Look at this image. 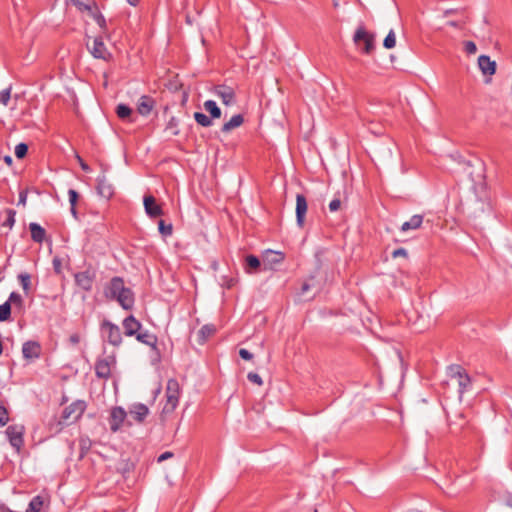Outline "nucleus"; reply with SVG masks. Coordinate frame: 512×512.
<instances>
[{
  "instance_id": "f257e3e1",
  "label": "nucleus",
  "mask_w": 512,
  "mask_h": 512,
  "mask_svg": "<svg viewBox=\"0 0 512 512\" xmlns=\"http://www.w3.org/2000/svg\"><path fill=\"white\" fill-rule=\"evenodd\" d=\"M107 298L115 299L126 310H129L134 305V295L132 291L125 287L124 281L120 277L111 279L108 287L105 290Z\"/></svg>"
},
{
  "instance_id": "f03ea898",
  "label": "nucleus",
  "mask_w": 512,
  "mask_h": 512,
  "mask_svg": "<svg viewBox=\"0 0 512 512\" xmlns=\"http://www.w3.org/2000/svg\"><path fill=\"white\" fill-rule=\"evenodd\" d=\"M180 395L179 383L175 379H169L166 387L167 402L163 408L164 412H172L178 405Z\"/></svg>"
},
{
  "instance_id": "7ed1b4c3",
  "label": "nucleus",
  "mask_w": 512,
  "mask_h": 512,
  "mask_svg": "<svg viewBox=\"0 0 512 512\" xmlns=\"http://www.w3.org/2000/svg\"><path fill=\"white\" fill-rule=\"evenodd\" d=\"M24 433L25 427L20 424L10 425L6 429V434L8 436L9 442L11 446H13L17 451H20L24 444Z\"/></svg>"
},
{
  "instance_id": "20e7f679",
  "label": "nucleus",
  "mask_w": 512,
  "mask_h": 512,
  "mask_svg": "<svg viewBox=\"0 0 512 512\" xmlns=\"http://www.w3.org/2000/svg\"><path fill=\"white\" fill-rule=\"evenodd\" d=\"M101 330L103 335L106 337L107 341L113 346H119L122 343V335L120 328L109 322L104 321L101 326Z\"/></svg>"
},
{
  "instance_id": "39448f33",
  "label": "nucleus",
  "mask_w": 512,
  "mask_h": 512,
  "mask_svg": "<svg viewBox=\"0 0 512 512\" xmlns=\"http://www.w3.org/2000/svg\"><path fill=\"white\" fill-rule=\"evenodd\" d=\"M87 47L94 58L104 61H110L112 54L108 51L101 37H95L92 45L87 43Z\"/></svg>"
},
{
  "instance_id": "423d86ee",
  "label": "nucleus",
  "mask_w": 512,
  "mask_h": 512,
  "mask_svg": "<svg viewBox=\"0 0 512 512\" xmlns=\"http://www.w3.org/2000/svg\"><path fill=\"white\" fill-rule=\"evenodd\" d=\"M449 374L452 378L457 379L459 393L463 394L471 383V379L466 371L459 365H452L449 367Z\"/></svg>"
},
{
  "instance_id": "0eeeda50",
  "label": "nucleus",
  "mask_w": 512,
  "mask_h": 512,
  "mask_svg": "<svg viewBox=\"0 0 512 512\" xmlns=\"http://www.w3.org/2000/svg\"><path fill=\"white\" fill-rule=\"evenodd\" d=\"M116 360L114 356H106L97 360L95 364V373L98 378L108 379L111 376L112 367Z\"/></svg>"
},
{
  "instance_id": "6e6552de",
  "label": "nucleus",
  "mask_w": 512,
  "mask_h": 512,
  "mask_svg": "<svg viewBox=\"0 0 512 512\" xmlns=\"http://www.w3.org/2000/svg\"><path fill=\"white\" fill-rule=\"evenodd\" d=\"M353 40L356 44H359L361 41L364 42L362 51L366 54H370L374 50L375 36L368 33L363 27H359L356 30Z\"/></svg>"
},
{
  "instance_id": "1a4fd4ad",
  "label": "nucleus",
  "mask_w": 512,
  "mask_h": 512,
  "mask_svg": "<svg viewBox=\"0 0 512 512\" xmlns=\"http://www.w3.org/2000/svg\"><path fill=\"white\" fill-rule=\"evenodd\" d=\"M107 167L102 166V175L97 178V192L105 198L110 199L114 195V187L106 177Z\"/></svg>"
},
{
  "instance_id": "9d476101",
  "label": "nucleus",
  "mask_w": 512,
  "mask_h": 512,
  "mask_svg": "<svg viewBox=\"0 0 512 512\" xmlns=\"http://www.w3.org/2000/svg\"><path fill=\"white\" fill-rule=\"evenodd\" d=\"M86 408L84 401H76L67 406L62 412V420L67 421H76L81 417Z\"/></svg>"
},
{
  "instance_id": "9b49d317",
  "label": "nucleus",
  "mask_w": 512,
  "mask_h": 512,
  "mask_svg": "<svg viewBox=\"0 0 512 512\" xmlns=\"http://www.w3.org/2000/svg\"><path fill=\"white\" fill-rule=\"evenodd\" d=\"M74 277L76 285L82 290L90 291L92 289L95 280L94 271L87 269L85 271L76 273Z\"/></svg>"
},
{
  "instance_id": "f8f14e48",
  "label": "nucleus",
  "mask_w": 512,
  "mask_h": 512,
  "mask_svg": "<svg viewBox=\"0 0 512 512\" xmlns=\"http://www.w3.org/2000/svg\"><path fill=\"white\" fill-rule=\"evenodd\" d=\"M127 415H128L127 412L122 407H114L111 410L110 418H109L110 429L113 432L118 431L120 429L121 425L126 420Z\"/></svg>"
},
{
  "instance_id": "ddd939ff",
  "label": "nucleus",
  "mask_w": 512,
  "mask_h": 512,
  "mask_svg": "<svg viewBox=\"0 0 512 512\" xmlns=\"http://www.w3.org/2000/svg\"><path fill=\"white\" fill-rule=\"evenodd\" d=\"M145 212L151 217L156 218L163 215V210L152 195H146L143 199Z\"/></svg>"
},
{
  "instance_id": "4468645a",
  "label": "nucleus",
  "mask_w": 512,
  "mask_h": 512,
  "mask_svg": "<svg viewBox=\"0 0 512 512\" xmlns=\"http://www.w3.org/2000/svg\"><path fill=\"white\" fill-rule=\"evenodd\" d=\"M214 93L226 106H231L235 103V92L231 87L224 85L217 86Z\"/></svg>"
},
{
  "instance_id": "2eb2a0df",
  "label": "nucleus",
  "mask_w": 512,
  "mask_h": 512,
  "mask_svg": "<svg viewBox=\"0 0 512 512\" xmlns=\"http://www.w3.org/2000/svg\"><path fill=\"white\" fill-rule=\"evenodd\" d=\"M307 200L304 195L297 194L296 195V221L299 227L304 226L305 215L307 212Z\"/></svg>"
},
{
  "instance_id": "dca6fc26",
  "label": "nucleus",
  "mask_w": 512,
  "mask_h": 512,
  "mask_svg": "<svg viewBox=\"0 0 512 512\" xmlns=\"http://www.w3.org/2000/svg\"><path fill=\"white\" fill-rule=\"evenodd\" d=\"M478 67L485 76H492L496 72V62L487 55H480L478 57Z\"/></svg>"
},
{
  "instance_id": "f3484780",
  "label": "nucleus",
  "mask_w": 512,
  "mask_h": 512,
  "mask_svg": "<svg viewBox=\"0 0 512 512\" xmlns=\"http://www.w3.org/2000/svg\"><path fill=\"white\" fill-rule=\"evenodd\" d=\"M283 260V253L276 251H267L263 258V264L265 269H274V267L282 263Z\"/></svg>"
},
{
  "instance_id": "a211bd4d",
  "label": "nucleus",
  "mask_w": 512,
  "mask_h": 512,
  "mask_svg": "<svg viewBox=\"0 0 512 512\" xmlns=\"http://www.w3.org/2000/svg\"><path fill=\"white\" fill-rule=\"evenodd\" d=\"M148 414V407L141 403L132 405L128 412V415L138 423H142Z\"/></svg>"
},
{
  "instance_id": "6ab92c4d",
  "label": "nucleus",
  "mask_w": 512,
  "mask_h": 512,
  "mask_svg": "<svg viewBox=\"0 0 512 512\" xmlns=\"http://www.w3.org/2000/svg\"><path fill=\"white\" fill-rule=\"evenodd\" d=\"M22 353L26 359H35L40 356L41 346L35 341H28L23 344Z\"/></svg>"
},
{
  "instance_id": "aec40b11",
  "label": "nucleus",
  "mask_w": 512,
  "mask_h": 512,
  "mask_svg": "<svg viewBox=\"0 0 512 512\" xmlns=\"http://www.w3.org/2000/svg\"><path fill=\"white\" fill-rule=\"evenodd\" d=\"M141 323L134 318V316L130 315L123 320V327L125 330L126 336H134L141 329Z\"/></svg>"
},
{
  "instance_id": "412c9836",
  "label": "nucleus",
  "mask_w": 512,
  "mask_h": 512,
  "mask_svg": "<svg viewBox=\"0 0 512 512\" xmlns=\"http://www.w3.org/2000/svg\"><path fill=\"white\" fill-rule=\"evenodd\" d=\"M154 104L155 101L151 97L146 95L141 96L138 101L137 110L141 115L146 116L150 114L154 107Z\"/></svg>"
},
{
  "instance_id": "4be33fe9",
  "label": "nucleus",
  "mask_w": 512,
  "mask_h": 512,
  "mask_svg": "<svg viewBox=\"0 0 512 512\" xmlns=\"http://www.w3.org/2000/svg\"><path fill=\"white\" fill-rule=\"evenodd\" d=\"M423 223V216L420 214L413 215L408 221L404 222L401 226L402 232L409 230H416L421 227Z\"/></svg>"
},
{
  "instance_id": "5701e85b",
  "label": "nucleus",
  "mask_w": 512,
  "mask_h": 512,
  "mask_svg": "<svg viewBox=\"0 0 512 512\" xmlns=\"http://www.w3.org/2000/svg\"><path fill=\"white\" fill-rule=\"evenodd\" d=\"M29 229H30L31 238L33 239V241H35L37 243L43 242V240L45 238V234H46L44 228H42L37 223H30Z\"/></svg>"
},
{
  "instance_id": "b1692460",
  "label": "nucleus",
  "mask_w": 512,
  "mask_h": 512,
  "mask_svg": "<svg viewBox=\"0 0 512 512\" xmlns=\"http://www.w3.org/2000/svg\"><path fill=\"white\" fill-rule=\"evenodd\" d=\"M72 3L82 12L92 13L97 7L94 0H71Z\"/></svg>"
},
{
  "instance_id": "393cba45",
  "label": "nucleus",
  "mask_w": 512,
  "mask_h": 512,
  "mask_svg": "<svg viewBox=\"0 0 512 512\" xmlns=\"http://www.w3.org/2000/svg\"><path fill=\"white\" fill-rule=\"evenodd\" d=\"M244 119L240 114L234 115L228 122L224 123L222 126V131L227 133L232 129H235L242 125Z\"/></svg>"
},
{
  "instance_id": "a878e982",
  "label": "nucleus",
  "mask_w": 512,
  "mask_h": 512,
  "mask_svg": "<svg viewBox=\"0 0 512 512\" xmlns=\"http://www.w3.org/2000/svg\"><path fill=\"white\" fill-rule=\"evenodd\" d=\"M216 332V327L213 324L204 325L198 332L200 343H204Z\"/></svg>"
},
{
  "instance_id": "bb28decb",
  "label": "nucleus",
  "mask_w": 512,
  "mask_h": 512,
  "mask_svg": "<svg viewBox=\"0 0 512 512\" xmlns=\"http://www.w3.org/2000/svg\"><path fill=\"white\" fill-rule=\"evenodd\" d=\"M204 109L210 113L211 118L218 119L221 117V110L213 100L204 102Z\"/></svg>"
},
{
  "instance_id": "cd10ccee",
  "label": "nucleus",
  "mask_w": 512,
  "mask_h": 512,
  "mask_svg": "<svg viewBox=\"0 0 512 512\" xmlns=\"http://www.w3.org/2000/svg\"><path fill=\"white\" fill-rule=\"evenodd\" d=\"M135 336L139 342L144 343L149 346H155L156 341H157L156 337L154 335L150 334L148 331H145V332L139 331Z\"/></svg>"
},
{
  "instance_id": "c85d7f7f",
  "label": "nucleus",
  "mask_w": 512,
  "mask_h": 512,
  "mask_svg": "<svg viewBox=\"0 0 512 512\" xmlns=\"http://www.w3.org/2000/svg\"><path fill=\"white\" fill-rule=\"evenodd\" d=\"M44 505L43 497L38 495L32 498L30 501L28 508L26 509V512H40Z\"/></svg>"
},
{
  "instance_id": "c756f323",
  "label": "nucleus",
  "mask_w": 512,
  "mask_h": 512,
  "mask_svg": "<svg viewBox=\"0 0 512 512\" xmlns=\"http://www.w3.org/2000/svg\"><path fill=\"white\" fill-rule=\"evenodd\" d=\"M100 26V28L103 30V33L106 34L107 24L104 16L99 12L98 7L95 8V10L89 14Z\"/></svg>"
},
{
  "instance_id": "7c9ffc66",
  "label": "nucleus",
  "mask_w": 512,
  "mask_h": 512,
  "mask_svg": "<svg viewBox=\"0 0 512 512\" xmlns=\"http://www.w3.org/2000/svg\"><path fill=\"white\" fill-rule=\"evenodd\" d=\"M194 119L195 121L203 126V127H209L212 125V119L209 118L207 115H205L204 113H201V112H195L194 113Z\"/></svg>"
},
{
  "instance_id": "2f4dec72",
  "label": "nucleus",
  "mask_w": 512,
  "mask_h": 512,
  "mask_svg": "<svg viewBox=\"0 0 512 512\" xmlns=\"http://www.w3.org/2000/svg\"><path fill=\"white\" fill-rule=\"evenodd\" d=\"M260 260L254 255H248L246 257L247 272L251 273V270H256L260 267Z\"/></svg>"
},
{
  "instance_id": "473e14b6",
  "label": "nucleus",
  "mask_w": 512,
  "mask_h": 512,
  "mask_svg": "<svg viewBox=\"0 0 512 512\" xmlns=\"http://www.w3.org/2000/svg\"><path fill=\"white\" fill-rule=\"evenodd\" d=\"M179 120L176 117H171L166 125V130L171 133L173 136H177L179 134Z\"/></svg>"
},
{
  "instance_id": "72a5a7b5",
  "label": "nucleus",
  "mask_w": 512,
  "mask_h": 512,
  "mask_svg": "<svg viewBox=\"0 0 512 512\" xmlns=\"http://www.w3.org/2000/svg\"><path fill=\"white\" fill-rule=\"evenodd\" d=\"M11 315V307L9 302H5L0 305V321L4 322L9 320Z\"/></svg>"
},
{
  "instance_id": "f704fd0d",
  "label": "nucleus",
  "mask_w": 512,
  "mask_h": 512,
  "mask_svg": "<svg viewBox=\"0 0 512 512\" xmlns=\"http://www.w3.org/2000/svg\"><path fill=\"white\" fill-rule=\"evenodd\" d=\"M116 113L119 118L126 119L131 115L132 110L127 105L119 104L116 108Z\"/></svg>"
},
{
  "instance_id": "c9c22d12",
  "label": "nucleus",
  "mask_w": 512,
  "mask_h": 512,
  "mask_svg": "<svg viewBox=\"0 0 512 512\" xmlns=\"http://www.w3.org/2000/svg\"><path fill=\"white\" fill-rule=\"evenodd\" d=\"M10 303V307L13 305L18 308H22L23 306V299L22 296L19 293L12 292L9 296L8 301Z\"/></svg>"
},
{
  "instance_id": "e433bc0d",
  "label": "nucleus",
  "mask_w": 512,
  "mask_h": 512,
  "mask_svg": "<svg viewBox=\"0 0 512 512\" xmlns=\"http://www.w3.org/2000/svg\"><path fill=\"white\" fill-rule=\"evenodd\" d=\"M18 279H19L21 286H22L23 290L25 291V293L28 294V292L30 290V285H31L30 275L27 273H22L18 276Z\"/></svg>"
},
{
  "instance_id": "4c0bfd02",
  "label": "nucleus",
  "mask_w": 512,
  "mask_h": 512,
  "mask_svg": "<svg viewBox=\"0 0 512 512\" xmlns=\"http://www.w3.org/2000/svg\"><path fill=\"white\" fill-rule=\"evenodd\" d=\"M395 45H396V36H395L394 31L390 30V32L388 33V35L385 37V39L383 41V46L386 49H392L395 47Z\"/></svg>"
},
{
  "instance_id": "58836bf2",
  "label": "nucleus",
  "mask_w": 512,
  "mask_h": 512,
  "mask_svg": "<svg viewBox=\"0 0 512 512\" xmlns=\"http://www.w3.org/2000/svg\"><path fill=\"white\" fill-rule=\"evenodd\" d=\"M158 228H159V232L163 236H170L172 234V231H173L172 224H165V222L163 220L159 221Z\"/></svg>"
},
{
  "instance_id": "ea45409f",
  "label": "nucleus",
  "mask_w": 512,
  "mask_h": 512,
  "mask_svg": "<svg viewBox=\"0 0 512 512\" xmlns=\"http://www.w3.org/2000/svg\"><path fill=\"white\" fill-rule=\"evenodd\" d=\"M28 151V146L25 143H19L15 147V156L19 159H22L26 156Z\"/></svg>"
},
{
  "instance_id": "a19ab883",
  "label": "nucleus",
  "mask_w": 512,
  "mask_h": 512,
  "mask_svg": "<svg viewBox=\"0 0 512 512\" xmlns=\"http://www.w3.org/2000/svg\"><path fill=\"white\" fill-rule=\"evenodd\" d=\"M11 97V88L4 89L0 92V102L7 106Z\"/></svg>"
},
{
  "instance_id": "79ce46f5",
  "label": "nucleus",
  "mask_w": 512,
  "mask_h": 512,
  "mask_svg": "<svg viewBox=\"0 0 512 512\" xmlns=\"http://www.w3.org/2000/svg\"><path fill=\"white\" fill-rule=\"evenodd\" d=\"M464 50L467 54H475L477 51L476 44L473 41L464 42Z\"/></svg>"
},
{
  "instance_id": "37998d69",
  "label": "nucleus",
  "mask_w": 512,
  "mask_h": 512,
  "mask_svg": "<svg viewBox=\"0 0 512 512\" xmlns=\"http://www.w3.org/2000/svg\"><path fill=\"white\" fill-rule=\"evenodd\" d=\"M15 211L14 210H7V219L6 221L3 223V225H6L8 227H12L14 225V222H15Z\"/></svg>"
},
{
  "instance_id": "c03bdc74",
  "label": "nucleus",
  "mask_w": 512,
  "mask_h": 512,
  "mask_svg": "<svg viewBox=\"0 0 512 512\" xmlns=\"http://www.w3.org/2000/svg\"><path fill=\"white\" fill-rule=\"evenodd\" d=\"M247 378L249 381H251L252 383H254L258 386H261L263 384L262 378L257 373L249 372L247 375Z\"/></svg>"
},
{
  "instance_id": "a18cd8bd",
  "label": "nucleus",
  "mask_w": 512,
  "mask_h": 512,
  "mask_svg": "<svg viewBox=\"0 0 512 512\" xmlns=\"http://www.w3.org/2000/svg\"><path fill=\"white\" fill-rule=\"evenodd\" d=\"M9 421L8 411L4 406H0V426H5Z\"/></svg>"
},
{
  "instance_id": "49530a36",
  "label": "nucleus",
  "mask_w": 512,
  "mask_h": 512,
  "mask_svg": "<svg viewBox=\"0 0 512 512\" xmlns=\"http://www.w3.org/2000/svg\"><path fill=\"white\" fill-rule=\"evenodd\" d=\"M68 196L70 206H76L79 199V194L77 193V191H75L74 189H70L68 191Z\"/></svg>"
},
{
  "instance_id": "de8ad7c7",
  "label": "nucleus",
  "mask_w": 512,
  "mask_h": 512,
  "mask_svg": "<svg viewBox=\"0 0 512 512\" xmlns=\"http://www.w3.org/2000/svg\"><path fill=\"white\" fill-rule=\"evenodd\" d=\"M341 207V200L339 198H335L333 199L330 203H329V210L331 212H336L340 209Z\"/></svg>"
},
{
  "instance_id": "09e8293b",
  "label": "nucleus",
  "mask_w": 512,
  "mask_h": 512,
  "mask_svg": "<svg viewBox=\"0 0 512 512\" xmlns=\"http://www.w3.org/2000/svg\"><path fill=\"white\" fill-rule=\"evenodd\" d=\"M239 355H240V357H241L242 359L247 360V361H249V360H251V359L253 358L252 353H250V352H249L248 350H246V349H240V350H239Z\"/></svg>"
},
{
  "instance_id": "8fccbe9b",
  "label": "nucleus",
  "mask_w": 512,
  "mask_h": 512,
  "mask_svg": "<svg viewBox=\"0 0 512 512\" xmlns=\"http://www.w3.org/2000/svg\"><path fill=\"white\" fill-rule=\"evenodd\" d=\"M76 159L83 171H90V167L88 166V164L78 154H76Z\"/></svg>"
},
{
  "instance_id": "3c124183",
  "label": "nucleus",
  "mask_w": 512,
  "mask_h": 512,
  "mask_svg": "<svg viewBox=\"0 0 512 512\" xmlns=\"http://www.w3.org/2000/svg\"><path fill=\"white\" fill-rule=\"evenodd\" d=\"M392 256L394 258L400 257V256L401 257H406L407 256V251L404 248H398V249L393 251Z\"/></svg>"
},
{
  "instance_id": "603ef678",
  "label": "nucleus",
  "mask_w": 512,
  "mask_h": 512,
  "mask_svg": "<svg viewBox=\"0 0 512 512\" xmlns=\"http://www.w3.org/2000/svg\"><path fill=\"white\" fill-rule=\"evenodd\" d=\"M171 457H173V453H172V452H169V451L164 452V453H162V454L158 457V462H163L164 460L169 459V458H171Z\"/></svg>"
},
{
  "instance_id": "864d4df0",
  "label": "nucleus",
  "mask_w": 512,
  "mask_h": 512,
  "mask_svg": "<svg viewBox=\"0 0 512 512\" xmlns=\"http://www.w3.org/2000/svg\"><path fill=\"white\" fill-rule=\"evenodd\" d=\"M27 199L26 192H21L19 195V203L25 205Z\"/></svg>"
},
{
  "instance_id": "5fc2aeb1",
  "label": "nucleus",
  "mask_w": 512,
  "mask_h": 512,
  "mask_svg": "<svg viewBox=\"0 0 512 512\" xmlns=\"http://www.w3.org/2000/svg\"><path fill=\"white\" fill-rule=\"evenodd\" d=\"M311 288V285L307 282L303 283L301 291L302 294H305L309 289Z\"/></svg>"
},
{
  "instance_id": "6e6d98bb",
  "label": "nucleus",
  "mask_w": 512,
  "mask_h": 512,
  "mask_svg": "<svg viewBox=\"0 0 512 512\" xmlns=\"http://www.w3.org/2000/svg\"><path fill=\"white\" fill-rule=\"evenodd\" d=\"M71 214L74 216V218H77V210L76 206H71Z\"/></svg>"
},
{
  "instance_id": "4d7b16f0",
  "label": "nucleus",
  "mask_w": 512,
  "mask_h": 512,
  "mask_svg": "<svg viewBox=\"0 0 512 512\" xmlns=\"http://www.w3.org/2000/svg\"><path fill=\"white\" fill-rule=\"evenodd\" d=\"M447 25L451 26V27H458V23L456 21H448L447 22Z\"/></svg>"
},
{
  "instance_id": "13d9d810",
  "label": "nucleus",
  "mask_w": 512,
  "mask_h": 512,
  "mask_svg": "<svg viewBox=\"0 0 512 512\" xmlns=\"http://www.w3.org/2000/svg\"><path fill=\"white\" fill-rule=\"evenodd\" d=\"M127 2L132 5V6H136L139 2V0H127Z\"/></svg>"
},
{
  "instance_id": "bf43d9fd",
  "label": "nucleus",
  "mask_w": 512,
  "mask_h": 512,
  "mask_svg": "<svg viewBox=\"0 0 512 512\" xmlns=\"http://www.w3.org/2000/svg\"><path fill=\"white\" fill-rule=\"evenodd\" d=\"M4 161L7 163V164H11L12 163V158L10 156H5L4 157Z\"/></svg>"
},
{
  "instance_id": "052dcab7",
  "label": "nucleus",
  "mask_w": 512,
  "mask_h": 512,
  "mask_svg": "<svg viewBox=\"0 0 512 512\" xmlns=\"http://www.w3.org/2000/svg\"><path fill=\"white\" fill-rule=\"evenodd\" d=\"M53 263H54V265H55L56 270H58V269H59V267H60V261H59V260L54 259Z\"/></svg>"
},
{
  "instance_id": "680f3d73",
  "label": "nucleus",
  "mask_w": 512,
  "mask_h": 512,
  "mask_svg": "<svg viewBox=\"0 0 512 512\" xmlns=\"http://www.w3.org/2000/svg\"><path fill=\"white\" fill-rule=\"evenodd\" d=\"M71 339H72V341H74V342H77V341H78V340H77V338H75V337H72Z\"/></svg>"
},
{
  "instance_id": "e2e57ef3",
  "label": "nucleus",
  "mask_w": 512,
  "mask_h": 512,
  "mask_svg": "<svg viewBox=\"0 0 512 512\" xmlns=\"http://www.w3.org/2000/svg\"><path fill=\"white\" fill-rule=\"evenodd\" d=\"M127 424H128L129 426H131V425H132V423H131L129 420H127Z\"/></svg>"
},
{
  "instance_id": "0e129e2a",
  "label": "nucleus",
  "mask_w": 512,
  "mask_h": 512,
  "mask_svg": "<svg viewBox=\"0 0 512 512\" xmlns=\"http://www.w3.org/2000/svg\"><path fill=\"white\" fill-rule=\"evenodd\" d=\"M314 512H318L317 510H315Z\"/></svg>"
}]
</instances>
